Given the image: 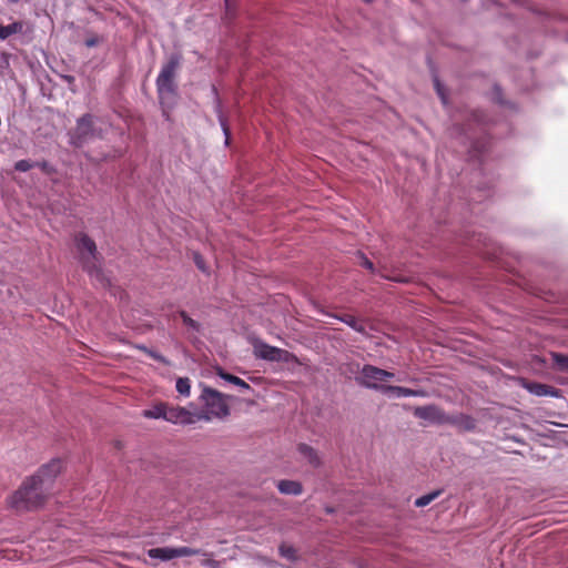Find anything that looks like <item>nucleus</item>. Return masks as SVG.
Here are the masks:
<instances>
[{
	"mask_svg": "<svg viewBox=\"0 0 568 568\" xmlns=\"http://www.w3.org/2000/svg\"><path fill=\"white\" fill-rule=\"evenodd\" d=\"M231 0H225V2L229 4Z\"/></svg>",
	"mask_w": 568,
	"mask_h": 568,
	"instance_id": "nucleus-35",
	"label": "nucleus"
},
{
	"mask_svg": "<svg viewBox=\"0 0 568 568\" xmlns=\"http://www.w3.org/2000/svg\"><path fill=\"white\" fill-rule=\"evenodd\" d=\"M394 378V373L388 372L386 369H382L374 365H364L361 369L358 376L356 377V382L371 389H377L381 392V382H387Z\"/></svg>",
	"mask_w": 568,
	"mask_h": 568,
	"instance_id": "nucleus-6",
	"label": "nucleus"
},
{
	"mask_svg": "<svg viewBox=\"0 0 568 568\" xmlns=\"http://www.w3.org/2000/svg\"><path fill=\"white\" fill-rule=\"evenodd\" d=\"M201 399L205 406V414H201L202 418L209 420L211 416L225 417L230 414L226 398L222 393L205 387L201 394Z\"/></svg>",
	"mask_w": 568,
	"mask_h": 568,
	"instance_id": "nucleus-5",
	"label": "nucleus"
},
{
	"mask_svg": "<svg viewBox=\"0 0 568 568\" xmlns=\"http://www.w3.org/2000/svg\"><path fill=\"white\" fill-rule=\"evenodd\" d=\"M525 388L536 396H558L555 387L541 383H526Z\"/></svg>",
	"mask_w": 568,
	"mask_h": 568,
	"instance_id": "nucleus-11",
	"label": "nucleus"
},
{
	"mask_svg": "<svg viewBox=\"0 0 568 568\" xmlns=\"http://www.w3.org/2000/svg\"><path fill=\"white\" fill-rule=\"evenodd\" d=\"M34 166L41 169V171L48 175L55 173V169L47 161L34 162Z\"/></svg>",
	"mask_w": 568,
	"mask_h": 568,
	"instance_id": "nucleus-27",
	"label": "nucleus"
},
{
	"mask_svg": "<svg viewBox=\"0 0 568 568\" xmlns=\"http://www.w3.org/2000/svg\"><path fill=\"white\" fill-rule=\"evenodd\" d=\"M179 314L184 325L193 328L196 332L200 331V324L191 318L185 311H181Z\"/></svg>",
	"mask_w": 568,
	"mask_h": 568,
	"instance_id": "nucleus-24",
	"label": "nucleus"
},
{
	"mask_svg": "<svg viewBox=\"0 0 568 568\" xmlns=\"http://www.w3.org/2000/svg\"><path fill=\"white\" fill-rule=\"evenodd\" d=\"M203 565L207 566V567H211V568H219L220 567L219 561H216L214 559H206V560L203 561Z\"/></svg>",
	"mask_w": 568,
	"mask_h": 568,
	"instance_id": "nucleus-32",
	"label": "nucleus"
},
{
	"mask_svg": "<svg viewBox=\"0 0 568 568\" xmlns=\"http://www.w3.org/2000/svg\"><path fill=\"white\" fill-rule=\"evenodd\" d=\"M92 135H93L92 116L90 114H84L77 122L74 132L71 135V143L74 146L79 148Z\"/></svg>",
	"mask_w": 568,
	"mask_h": 568,
	"instance_id": "nucleus-8",
	"label": "nucleus"
},
{
	"mask_svg": "<svg viewBox=\"0 0 568 568\" xmlns=\"http://www.w3.org/2000/svg\"><path fill=\"white\" fill-rule=\"evenodd\" d=\"M62 462L52 459L38 471L23 479L17 490L6 498L8 508L17 513L33 511L48 500L55 477L61 473Z\"/></svg>",
	"mask_w": 568,
	"mask_h": 568,
	"instance_id": "nucleus-1",
	"label": "nucleus"
},
{
	"mask_svg": "<svg viewBox=\"0 0 568 568\" xmlns=\"http://www.w3.org/2000/svg\"><path fill=\"white\" fill-rule=\"evenodd\" d=\"M381 392L383 394H392L396 397H417V396H424L425 392L419 389H412L403 386H393V385H386L381 387Z\"/></svg>",
	"mask_w": 568,
	"mask_h": 568,
	"instance_id": "nucleus-10",
	"label": "nucleus"
},
{
	"mask_svg": "<svg viewBox=\"0 0 568 568\" xmlns=\"http://www.w3.org/2000/svg\"><path fill=\"white\" fill-rule=\"evenodd\" d=\"M32 168H34V162H31L29 160H20L14 164V169L19 172H27Z\"/></svg>",
	"mask_w": 568,
	"mask_h": 568,
	"instance_id": "nucleus-25",
	"label": "nucleus"
},
{
	"mask_svg": "<svg viewBox=\"0 0 568 568\" xmlns=\"http://www.w3.org/2000/svg\"><path fill=\"white\" fill-rule=\"evenodd\" d=\"M19 30L18 23H11L8 26H0V39L4 40L11 34H14Z\"/></svg>",
	"mask_w": 568,
	"mask_h": 568,
	"instance_id": "nucleus-22",
	"label": "nucleus"
},
{
	"mask_svg": "<svg viewBox=\"0 0 568 568\" xmlns=\"http://www.w3.org/2000/svg\"><path fill=\"white\" fill-rule=\"evenodd\" d=\"M298 452L304 457H306L312 465H314V466L320 465V458H318L316 452L311 446H308L306 444H300Z\"/></svg>",
	"mask_w": 568,
	"mask_h": 568,
	"instance_id": "nucleus-18",
	"label": "nucleus"
},
{
	"mask_svg": "<svg viewBox=\"0 0 568 568\" xmlns=\"http://www.w3.org/2000/svg\"><path fill=\"white\" fill-rule=\"evenodd\" d=\"M75 245L80 253L83 268L88 272L91 278L98 281L102 286L109 284L101 270V255L97 250L95 242L85 233L75 235Z\"/></svg>",
	"mask_w": 568,
	"mask_h": 568,
	"instance_id": "nucleus-2",
	"label": "nucleus"
},
{
	"mask_svg": "<svg viewBox=\"0 0 568 568\" xmlns=\"http://www.w3.org/2000/svg\"><path fill=\"white\" fill-rule=\"evenodd\" d=\"M145 353L153 359L164 364V365H170V362L164 357L162 356L161 354H159L158 352H154L152 349H146L144 348Z\"/></svg>",
	"mask_w": 568,
	"mask_h": 568,
	"instance_id": "nucleus-28",
	"label": "nucleus"
},
{
	"mask_svg": "<svg viewBox=\"0 0 568 568\" xmlns=\"http://www.w3.org/2000/svg\"><path fill=\"white\" fill-rule=\"evenodd\" d=\"M277 488L282 494L285 495H301L303 491L302 484L295 480H280Z\"/></svg>",
	"mask_w": 568,
	"mask_h": 568,
	"instance_id": "nucleus-12",
	"label": "nucleus"
},
{
	"mask_svg": "<svg viewBox=\"0 0 568 568\" xmlns=\"http://www.w3.org/2000/svg\"><path fill=\"white\" fill-rule=\"evenodd\" d=\"M219 119H220V124L222 126V130H223V132L225 134V142L227 144L229 140H230V128L227 125L226 120L224 119V116L222 114L219 116Z\"/></svg>",
	"mask_w": 568,
	"mask_h": 568,
	"instance_id": "nucleus-30",
	"label": "nucleus"
},
{
	"mask_svg": "<svg viewBox=\"0 0 568 568\" xmlns=\"http://www.w3.org/2000/svg\"><path fill=\"white\" fill-rule=\"evenodd\" d=\"M65 80H67L68 82H72L74 79H73V77H71V75H67V77H65Z\"/></svg>",
	"mask_w": 568,
	"mask_h": 568,
	"instance_id": "nucleus-34",
	"label": "nucleus"
},
{
	"mask_svg": "<svg viewBox=\"0 0 568 568\" xmlns=\"http://www.w3.org/2000/svg\"><path fill=\"white\" fill-rule=\"evenodd\" d=\"M414 416L427 420L433 424L444 425V424H458L460 420L465 422L466 428H474V420L469 416L459 415V416H449L446 415L445 412L436 405H426L418 406L414 409Z\"/></svg>",
	"mask_w": 568,
	"mask_h": 568,
	"instance_id": "nucleus-4",
	"label": "nucleus"
},
{
	"mask_svg": "<svg viewBox=\"0 0 568 568\" xmlns=\"http://www.w3.org/2000/svg\"><path fill=\"white\" fill-rule=\"evenodd\" d=\"M166 403H159L149 409L143 410L142 415L145 418H165Z\"/></svg>",
	"mask_w": 568,
	"mask_h": 568,
	"instance_id": "nucleus-15",
	"label": "nucleus"
},
{
	"mask_svg": "<svg viewBox=\"0 0 568 568\" xmlns=\"http://www.w3.org/2000/svg\"><path fill=\"white\" fill-rule=\"evenodd\" d=\"M435 84H436V89H437L438 94H439V95L442 97V99L444 100V94H443V92H442V89H440V84H439V82H438V81H436V83H435Z\"/></svg>",
	"mask_w": 568,
	"mask_h": 568,
	"instance_id": "nucleus-33",
	"label": "nucleus"
},
{
	"mask_svg": "<svg viewBox=\"0 0 568 568\" xmlns=\"http://www.w3.org/2000/svg\"><path fill=\"white\" fill-rule=\"evenodd\" d=\"M194 263L199 270H201L202 272H206L204 260L199 253L194 254Z\"/></svg>",
	"mask_w": 568,
	"mask_h": 568,
	"instance_id": "nucleus-31",
	"label": "nucleus"
},
{
	"mask_svg": "<svg viewBox=\"0 0 568 568\" xmlns=\"http://www.w3.org/2000/svg\"><path fill=\"white\" fill-rule=\"evenodd\" d=\"M442 490H435V491H432L429 494H426L419 498H417L415 500V506L416 507H425L427 505H429L433 500H435L439 495H440Z\"/></svg>",
	"mask_w": 568,
	"mask_h": 568,
	"instance_id": "nucleus-20",
	"label": "nucleus"
},
{
	"mask_svg": "<svg viewBox=\"0 0 568 568\" xmlns=\"http://www.w3.org/2000/svg\"><path fill=\"white\" fill-rule=\"evenodd\" d=\"M217 374L224 381H226V382H229L231 384H234V385L241 387L242 389H251V386L244 379H242V378H240V377H237L235 375H232L230 373H225L222 369H219Z\"/></svg>",
	"mask_w": 568,
	"mask_h": 568,
	"instance_id": "nucleus-17",
	"label": "nucleus"
},
{
	"mask_svg": "<svg viewBox=\"0 0 568 568\" xmlns=\"http://www.w3.org/2000/svg\"><path fill=\"white\" fill-rule=\"evenodd\" d=\"M551 359L559 371L568 372V355L551 353Z\"/></svg>",
	"mask_w": 568,
	"mask_h": 568,
	"instance_id": "nucleus-19",
	"label": "nucleus"
},
{
	"mask_svg": "<svg viewBox=\"0 0 568 568\" xmlns=\"http://www.w3.org/2000/svg\"><path fill=\"white\" fill-rule=\"evenodd\" d=\"M148 556L150 558L161 560H171L173 558H176L175 548L172 547L151 548L148 550Z\"/></svg>",
	"mask_w": 568,
	"mask_h": 568,
	"instance_id": "nucleus-13",
	"label": "nucleus"
},
{
	"mask_svg": "<svg viewBox=\"0 0 568 568\" xmlns=\"http://www.w3.org/2000/svg\"><path fill=\"white\" fill-rule=\"evenodd\" d=\"M175 387L179 394L186 397L190 395L191 383L187 377L178 378Z\"/></svg>",
	"mask_w": 568,
	"mask_h": 568,
	"instance_id": "nucleus-21",
	"label": "nucleus"
},
{
	"mask_svg": "<svg viewBox=\"0 0 568 568\" xmlns=\"http://www.w3.org/2000/svg\"><path fill=\"white\" fill-rule=\"evenodd\" d=\"M180 64L181 55L172 54L161 68L156 78V91L161 104L171 102L178 94L175 77Z\"/></svg>",
	"mask_w": 568,
	"mask_h": 568,
	"instance_id": "nucleus-3",
	"label": "nucleus"
},
{
	"mask_svg": "<svg viewBox=\"0 0 568 568\" xmlns=\"http://www.w3.org/2000/svg\"><path fill=\"white\" fill-rule=\"evenodd\" d=\"M256 355L266 361L281 362L286 361L290 353L267 344H261L256 346Z\"/></svg>",
	"mask_w": 568,
	"mask_h": 568,
	"instance_id": "nucleus-9",
	"label": "nucleus"
},
{
	"mask_svg": "<svg viewBox=\"0 0 568 568\" xmlns=\"http://www.w3.org/2000/svg\"><path fill=\"white\" fill-rule=\"evenodd\" d=\"M358 258H359V264L367 268L368 271L373 272L374 271V264L372 261H369L364 254L362 253H358Z\"/></svg>",
	"mask_w": 568,
	"mask_h": 568,
	"instance_id": "nucleus-29",
	"label": "nucleus"
},
{
	"mask_svg": "<svg viewBox=\"0 0 568 568\" xmlns=\"http://www.w3.org/2000/svg\"><path fill=\"white\" fill-rule=\"evenodd\" d=\"M335 317L341 322L345 323L346 325H348L349 327H352L354 331L358 333H365V325L355 316L351 314H341L335 315Z\"/></svg>",
	"mask_w": 568,
	"mask_h": 568,
	"instance_id": "nucleus-14",
	"label": "nucleus"
},
{
	"mask_svg": "<svg viewBox=\"0 0 568 568\" xmlns=\"http://www.w3.org/2000/svg\"><path fill=\"white\" fill-rule=\"evenodd\" d=\"M176 558L200 555L201 550L191 547H178L175 548Z\"/></svg>",
	"mask_w": 568,
	"mask_h": 568,
	"instance_id": "nucleus-23",
	"label": "nucleus"
},
{
	"mask_svg": "<svg viewBox=\"0 0 568 568\" xmlns=\"http://www.w3.org/2000/svg\"><path fill=\"white\" fill-rule=\"evenodd\" d=\"M164 419L172 424L190 425L194 424L199 419H202V415H196L183 407L166 404Z\"/></svg>",
	"mask_w": 568,
	"mask_h": 568,
	"instance_id": "nucleus-7",
	"label": "nucleus"
},
{
	"mask_svg": "<svg viewBox=\"0 0 568 568\" xmlns=\"http://www.w3.org/2000/svg\"><path fill=\"white\" fill-rule=\"evenodd\" d=\"M278 552L283 558L287 559L291 562H295L298 560L297 550L292 545L285 542L281 544L278 547Z\"/></svg>",
	"mask_w": 568,
	"mask_h": 568,
	"instance_id": "nucleus-16",
	"label": "nucleus"
},
{
	"mask_svg": "<svg viewBox=\"0 0 568 568\" xmlns=\"http://www.w3.org/2000/svg\"><path fill=\"white\" fill-rule=\"evenodd\" d=\"M102 40H103L102 37L98 36V34H94V33H91L85 39L84 44L88 48H93V47H97L98 44H100L102 42Z\"/></svg>",
	"mask_w": 568,
	"mask_h": 568,
	"instance_id": "nucleus-26",
	"label": "nucleus"
}]
</instances>
